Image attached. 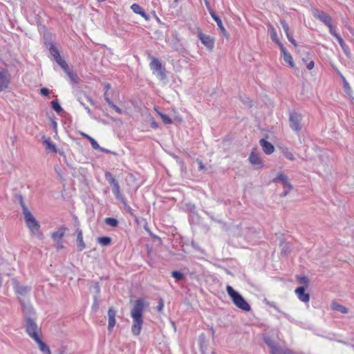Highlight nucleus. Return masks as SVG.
<instances>
[{
    "instance_id": "nucleus-53",
    "label": "nucleus",
    "mask_w": 354,
    "mask_h": 354,
    "mask_svg": "<svg viewBox=\"0 0 354 354\" xmlns=\"http://www.w3.org/2000/svg\"><path fill=\"white\" fill-rule=\"evenodd\" d=\"M243 103L247 105L249 107L252 106V101L250 98H246L245 100H242Z\"/></svg>"
},
{
    "instance_id": "nucleus-44",
    "label": "nucleus",
    "mask_w": 354,
    "mask_h": 354,
    "mask_svg": "<svg viewBox=\"0 0 354 354\" xmlns=\"http://www.w3.org/2000/svg\"><path fill=\"white\" fill-rule=\"evenodd\" d=\"M105 177L111 185L117 181L110 172H106Z\"/></svg>"
},
{
    "instance_id": "nucleus-11",
    "label": "nucleus",
    "mask_w": 354,
    "mask_h": 354,
    "mask_svg": "<svg viewBox=\"0 0 354 354\" xmlns=\"http://www.w3.org/2000/svg\"><path fill=\"white\" fill-rule=\"evenodd\" d=\"M10 82V75L6 69L0 70V91L7 88Z\"/></svg>"
},
{
    "instance_id": "nucleus-50",
    "label": "nucleus",
    "mask_w": 354,
    "mask_h": 354,
    "mask_svg": "<svg viewBox=\"0 0 354 354\" xmlns=\"http://www.w3.org/2000/svg\"><path fill=\"white\" fill-rule=\"evenodd\" d=\"M288 41L292 44L294 45L295 47H297V44L296 42V41L294 39V38L290 35V34H288L286 35Z\"/></svg>"
},
{
    "instance_id": "nucleus-9",
    "label": "nucleus",
    "mask_w": 354,
    "mask_h": 354,
    "mask_svg": "<svg viewBox=\"0 0 354 354\" xmlns=\"http://www.w3.org/2000/svg\"><path fill=\"white\" fill-rule=\"evenodd\" d=\"M151 69L153 71L157 72V76L160 80H165L166 78V74L165 73V69L162 68V64L160 62L156 57H153L151 62L150 63Z\"/></svg>"
},
{
    "instance_id": "nucleus-18",
    "label": "nucleus",
    "mask_w": 354,
    "mask_h": 354,
    "mask_svg": "<svg viewBox=\"0 0 354 354\" xmlns=\"http://www.w3.org/2000/svg\"><path fill=\"white\" fill-rule=\"evenodd\" d=\"M259 142H260V145L261 146V147L263 149V151L266 154H271L272 153H273V151L274 150V147L272 144H271L270 142H269L268 141H267L265 139H261Z\"/></svg>"
},
{
    "instance_id": "nucleus-27",
    "label": "nucleus",
    "mask_w": 354,
    "mask_h": 354,
    "mask_svg": "<svg viewBox=\"0 0 354 354\" xmlns=\"http://www.w3.org/2000/svg\"><path fill=\"white\" fill-rule=\"evenodd\" d=\"M78 101L84 106H86V104H85L86 101L89 102L91 104H94V102L92 100V98L85 94H83L82 95L79 96Z\"/></svg>"
},
{
    "instance_id": "nucleus-48",
    "label": "nucleus",
    "mask_w": 354,
    "mask_h": 354,
    "mask_svg": "<svg viewBox=\"0 0 354 354\" xmlns=\"http://www.w3.org/2000/svg\"><path fill=\"white\" fill-rule=\"evenodd\" d=\"M120 202L123 204L124 207L125 208V209L129 213L132 214V209H131V207L127 204L126 199L124 198L123 201H120Z\"/></svg>"
},
{
    "instance_id": "nucleus-26",
    "label": "nucleus",
    "mask_w": 354,
    "mask_h": 354,
    "mask_svg": "<svg viewBox=\"0 0 354 354\" xmlns=\"http://www.w3.org/2000/svg\"><path fill=\"white\" fill-rule=\"evenodd\" d=\"M264 342L269 346L270 349V353L274 351V349L277 348L279 346L276 345L274 341L269 336H265L263 337Z\"/></svg>"
},
{
    "instance_id": "nucleus-6",
    "label": "nucleus",
    "mask_w": 354,
    "mask_h": 354,
    "mask_svg": "<svg viewBox=\"0 0 354 354\" xmlns=\"http://www.w3.org/2000/svg\"><path fill=\"white\" fill-rule=\"evenodd\" d=\"M302 115L295 111L290 112L289 114V124L292 130L299 133L302 129L301 126Z\"/></svg>"
},
{
    "instance_id": "nucleus-1",
    "label": "nucleus",
    "mask_w": 354,
    "mask_h": 354,
    "mask_svg": "<svg viewBox=\"0 0 354 354\" xmlns=\"http://www.w3.org/2000/svg\"><path fill=\"white\" fill-rule=\"evenodd\" d=\"M131 304L132 308L130 313L133 319L131 332L133 335L138 336L141 332L144 323L143 313L149 304L143 299H136L134 301H131Z\"/></svg>"
},
{
    "instance_id": "nucleus-5",
    "label": "nucleus",
    "mask_w": 354,
    "mask_h": 354,
    "mask_svg": "<svg viewBox=\"0 0 354 354\" xmlns=\"http://www.w3.org/2000/svg\"><path fill=\"white\" fill-rule=\"evenodd\" d=\"M24 327L26 332L32 339L41 335V329L37 326L35 319H28V320H25Z\"/></svg>"
},
{
    "instance_id": "nucleus-51",
    "label": "nucleus",
    "mask_w": 354,
    "mask_h": 354,
    "mask_svg": "<svg viewBox=\"0 0 354 354\" xmlns=\"http://www.w3.org/2000/svg\"><path fill=\"white\" fill-rule=\"evenodd\" d=\"M93 288L97 295H99L100 292V286L98 282H95L93 285Z\"/></svg>"
},
{
    "instance_id": "nucleus-63",
    "label": "nucleus",
    "mask_w": 354,
    "mask_h": 354,
    "mask_svg": "<svg viewBox=\"0 0 354 354\" xmlns=\"http://www.w3.org/2000/svg\"><path fill=\"white\" fill-rule=\"evenodd\" d=\"M205 5L207 6V8L208 11L209 12V9H211V8L209 6L208 1L207 0H205Z\"/></svg>"
},
{
    "instance_id": "nucleus-28",
    "label": "nucleus",
    "mask_w": 354,
    "mask_h": 354,
    "mask_svg": "<svg viewBox=\"0 0 354 354\" xmlns=\"http://www.w3.org/2000/svg\"><path fill=\"white\" fill-rule=\"evenodd\" d=\"M281 152L282 154L288 160L292 161L295 159L294 155L288 147L281 148Z\"/></svg>"
},
{
    "instance_id": "nucleus-34",
    "label": "nucleus",
    "mask_w": 354,
    "mask_h": 354,
    "mask_svg": "<svg viewBox=\"0 0 354 354\" xmlns=\"http://www.w3.org/2000/svg\"><path fill=\"white\" fill-rule=\"evenodd\" d=\"M68 76L69 77L71 82L77 83L78 82V76L76 73L71 72L69 68L67 70V71H64Z\"/></svg>"
},
{
    "instance_id": "nucleus-54",
    "label": "nucleus",
    "mask_w": 354,
    "mask_h": 354,
    "mask_svg": "<svg viewBox=\"0 0 354 354\" xmlns=\"http://www.w3.org/2000/svg\"><path fill=\"white\" fill-rule=\"evenodd\" d=\"M164 306V301L162 299H160L158 306H157V310L161 312Z\"/></svg>"
},
{
    "instance_id": "nucleus-47",
    "label": "nucleus",
    "mask_w": 354,
    "mask_h": 354,
    "mask_svg": "<svg viewBox=\"0 0 354 354\" xmlns=\"http://www.w3.org/2000/svg\"><path fill=\"white\" fill-rule=\"evenodd\" d=\"M327 26L329 28L330 34L333 35V36H335L336 37V39H337L338 36H340L339 34H337L335 32V29H334V28H333V26L332 25V22L330 24V25H328Z\"/></svg>"
},
{
    "instance_id": "nucleus-62",
    "label": "nucleus",
    "mask_w": 354,
    "mask_h": 354,
    "mask_svg": "<svg viewBox=\"0 0 354 354\" xmlns=\"http://www.w3.org/2000/svg\"><path fill=\"white\" fill-rule=\"evenodd\" d=\"M104 88L106 89V92L107 93V91L111 88V85L109 84H106L104 85Z\"/></svg>"
},
{
    "instance_id": "nucleus-56",
    "label": "nucleus",
    "mask_w": 354,
    "mask_h": 354,
    "mask_svg": "<svg viewBox=\"0 0 354 354\" xmlns=\"http://www.w3.org/2000/svg\"><path fill=\"white\" fill-rule=\"evenodd\" d=\"M314 66H315V63L313 61H310L308 64H307L306 65V68L308 69V70H311L314 68Z\"/></svg>"
},
{
    "instance_id": "nucleus-38",
    "label": "nucleus",
    "mask_w": 354,
    "mask_h": 354,
    "mask_svg": "<svg viewBox=\"0 0 354 354\" xmlns=\"http://www.w3.org/2000/svg\"><path fill=\"white\" fill-rule=\"evenodd\" d=\"M158 114L160 115V118L162 120V122L165 124H171L172 123L171 119L169 116H167V115L163 114V113H162L160 112H158Z\"/></svg>"
},
{
    "instance_id": "nucleus-20",
    "label": "nucleus",
    "mask_w": 354,
    "mask_h": 354,
    "mask_svg": "<svg viewBox=\"0 0 354 354\" xmlns=\"http://www.w3.org/2000/svg\"><path fill=\"white\" fill-rule=\"evenodd\" d=\"M249 161L253 165L261 166L262 160L259 155L254 150H253L249 156Z\"/></svg>"
},
{
    "instance_id": "nucleus-55",
    "label": "nucleus",
    "mask_w": 354,
    "mask_h": 354,
    "mask_svg": "<svg viewBox=\"0 0 354 354\" xmlns=\"http://www.w3.org/2000/svg\"><path fill=\"white\" fill-rule=\"evenodd\" d=\"M56 248L57 250H61L64 248V245L62 241H56Z\"/></svg>"
},
{
    "instance_id": "nucleus-24",
    "label": "nucleus",
    "mask_w": 354,
    "mask_h": 354,
    "mask_svg": "<svg viewBox=\"0 0 354 354\" xmlns=\"http://www.w3.org/2000/svg\"><path fill=\"white\" fill-rule=\"evenodd\" d=\"M46 44L49 46V51L51 56L54 58V60L60 57L58 49L52 42L46 43Z\"/></svg>"
},
{
    "instance_id": "nucleus-22",
    "label": "nucleus",
    "mask_w": 354,
    "mask_h": 354,
    "mask_svg": "<svg viewBox=\"0 0 354 354\" xmlns=\"http://www.w3.org/2000/svg\"><path fill=\"white\" fill-rule=\"evenodd\" d=\"M280 49L283 53L284 61L287 62L290 67L293 68L295 66V64L291 55L288 53L287 50L283 46H281Z\"/></svg>"
},
{
    "instance_id": "nucleus-14",
    "label": "nucleus",
    "mask_w": 354,
    "mask_h": 354,
    "mask_svg": "<svg viewBox=\"0 0 354 354\" xmlns=\"http://www.w3.org/2000/svg\"><path fill=\"white\" fill-rule=\"evenodd\" d=\"M304 286H299L295 290L299 299L304 303H308L310 300V295L305 292Z\"/></svg>"
},
{
    "instance_id": "nucleus-52",
    "label": "nucleus",
    "mask_w": 354,
    "mask_h": 354,
    "mask_svg": "<svg viewBox=\"0 0 354 354\" xmlns=\"http://www.w3.org/2000/svg\"><path fill=\"white\" fill-rule=\"evenodd\" d=\"M40 93L44 96H48L49 95V90L47 88H42L40 90Z\"/></svg>"
},
{
    "instance_id": "nucleus-45",
    "label": "nucleus",
    "mask_w": 354,
    "mask_h": 354,
    "mask_svg": "<svg viewBox=\"0 0 354 354\" xmlns=\"http://www.w3.org/2000/svg\"><path fill=\"white\" fill-rule=\"evenodd\" d=\"M93 299H94V301H93V304L92 306V310L93 311L96 312L99 308V301H98L97 296L95 295Z\"/></svg>"
},
{
    "instance_id": "nucleus-59",
    "label": "nucleus",
    "mask_w": 354,
    "mask_h": 354,
    "mask_svg": "<svg viewBox=\"0 0 354 354\" xmlns=\"http://www.w3.org/2000/svg\"><path fill=\"white\" fill-rule=\"evenodd\" d=\"M143 18H145V20L148 21L149 19V17L148 15L145 13V11H143L140 15Z\"/></svg>"
},
{
    "instance_id": "nucleus-19",
    "label": "nucleus",
    "mask_w": 354,
    "mask_h": 354,
    "mask_svg": "<svg viewBox=\"0 0 354 354\" xmlns=\"http://www.w3.org/2000/svg\"><path fill=\"white\" fill-rule=\"evenodd\" d=\"M66 230H67L66 227L62 226V227H59L57 231H55L51 234V238L55 241H62Z\"/></svg>"
},
{
    "instance_id": "nucleus-32",
    "label": "nucleus",
    "mask_w": 354,
    "mask_h": 354,
    "mask_svg": "<svg viewBox=\"0 0 354 354\" xmlns=\"http://www.w3.org/2000/svg\"><path fill=\"white\" fill-rule=\"evenodd\" d=\"M55 61L61 66V68L64 71H67V70L69 68L68 65L67 64L66 61L61 57V56L57 58L56 59H55Z\"/></svg>"
},
{
    "instance_id": "nucleus-36",
    "label": "nucleus",
    "mask_w": 354,
    "mask_h": 354,
    "mask_svg": "<svg viewBox=\"0 0 354 354\" xmlns=\"http://www.w3.org/2000/svg\"><path fill=\"white\" fill-rule=\"evenodd\" d=\"M51 104H52V108L54 109V111L56 113H59L60 112H62V108L60 106V104L57 100L52 101Z\"/></svg>"
},
{
    "instance_id": "nucleus-42",
    "label": "nucleus",
    "mask_w": 354,
    "mask_h": 354,
    "mask_svg": "<svg viewBox=\"0 0 354 354\" xmlns=\"http://www.w3.org/2000/svg\"><path fill=\"white\" fill-rule=\"evenodd\" d=\"M299 283L304 285L306 287L308 286L309 280L306 277H297Z\"/></svg>"
},
{
    "instance_id": "nucleus-10",
    "label": "nucleus",
    "mask_w": 354,
    "mask_h": 354,
    "mask_svg": "<svg viewBox=\"0 0 354 354\" xmlns=\"http://www.w3.org/2000/svg\"><path fill=\"white\" fill-rule=\"evenodd\" d=\"M312 12L315 18L319 19L326 26L330 25V24L332 22L331 17L323 11H319L317 8H313L312 10Z\"/></svg>"
},
{
    "instance_id": "nucleus-60",
    "label": "nucleus",
    "mask_w": 354,
    "mask_h": 354,
    "mask_svg": "<svg viewBox=\"0 0 354 354\" xmlns=\"http://www.w3.org/2000/svg\"><path fill=\"white\" fill-rule=\"evenodd\" d=\"M151 127L153 129H156V128L158 127V124L154 120H152V122L151 123Z\"/></svg>"
},
{
    "instance_id": "nucleus-64",
    "label": "nucleus",
    "mask_w": 354,
    "mask_h": 354,
    "mask_svg": "<svg viewBox=\"0 0 354 354\" xmlns=\"http://www.w3.org/2000/svg\"><path fill=\"white\" fill-rule=\"evenodd\" d=\"M84 108L86 110L87 113L91 115V109L88 106H85Z\"/></svg>"
},
{
    "instance_id": "nucleus-3",
    "label": "nucleus",
    "mask_w": 354,
    "mask_h": 354,
    "mask_svg": "<svg viewBox=\"0 0 354 354\" xmlns=\"http://www.w3.org/2000/svg\"><path fill=\"white\" fill-rule=\"evenodd\" d=\"M26 224L32 236L41 238L43 234L40 232V225L31 212L27 209L22 211Z\"/></svg>"
},
{
    "instance_id": "nucleus-46",
    "label": "nucleus",
    "mask_w": 354,
    "mask_h": 354,
    "mask_svg": "<svg viewBox=\"0 0 354 354\" xmlns=\"http://www.w3.org/2000/svg\"><path fill=\"white\" fill-rule=\"evenodd\" d=\"M280 22H281V24L282 26V28H283L284 32H286V35H287L288 34H290L289 26H288V24L286 22V21L281 20Z\"/></svg>"
},
{
    "instance_id": "nucleus-13",
    "label": "nucleus",
    "mask_w": 354,
    "mask_h": 354,
    "mask_svg": "<svg viewBox=\"0 0 354 354\" xmlns=\"http://www.w3.org/2000/svg\"><path fill=\"white\" fill-rule=\"evenodd\" d=\"M209 14H210L211 17L213 18V19L216 21V23L218 27L219 28L222 35L226 39H228L229 38V35L227 34V30L224 28V26L223 25V23H222V21L220 19V17L218 16H217L215 14V12L212 9H209Z\"/></svg>"
},
{
    "instance_id": "nucleus-16",
    "label": "nucleus",
    "mask_w": 354,
    "mask_h": 354,
    "mask_svg": "<svg viewBox=\"0 0 354 354\" xmlns=\"http://www.w3.org/2000/svg\"><path fill=\"white\" fill-rule=\"evenodd\" d=\"M77 234V247L78 251L81 252L85 249L86 245L83 240V233L81 229H77L75 231Z\"/></svg>"
},
{
    "instance_id": "nucleus-33",
    "label": "nucleus",
    "mask_w": 354,
    "mask_h": 354,
    "mask_svg": "<svg viewBox=\"0 0 354 354\" xmlns=\"http://www.w3.org/2000/svg\"><path fill=\"white\" fill-rule=\"evenodd\" d=\"M104 223L107 225L114 227H117L118 225V221L116 218H113V217L106 218L104 220Z\"/></svg>"
},
{
    "instance_id": "nucleus-61",
    "label": "nucleus",
    "mask_w": 354,
    "mask_h": 354,
    "mask_svg": "<svg viewBox=\"0 0 354 354\" xmlns=\"http://www.w3.org/2000/svg\"><path fill=\"white\" fill-rule=\"evenodd\" d=\"M80 134H81L82 136H83L84 138H86L87 140H88L91 138L90 136H88V134H86V133H85L84 132H81Z\"/></svg>"
},
{
    "instance_id": "nucleus-15",
    "label": "nucleus",
    "mask_w": 354,
    "mask_h": 354,
    "mask_svg": "<svg viewBox=\"0 0 354 354\" xmlns=\"http://www.w3.org/2000/svg\"><path fill=\"white\" fill-rule=\"evenodd\" d=\"M115 316L116 311L113 308H109L108 310V319H109V324H108V330L111 331L115 325Z\"/></svg>"
},
{
    "instance_id": "nucleus-40",
    "label": "nucleus",
    "mask_w": 354,
    "mask_h": 354,
    "mask_svg": "<svg viewBox=\"0 0 354 354\" xmlns=\"http://www.w3.org/2000/svg\"><path fill=\"white\" fill-rule=\"evenodd\" d=\"M337 39V41H338V42H339V45H340V46H341V47L342 48L343 50L344 51V53H345L346 54H347V50H348V46L344 44V40H343V39L342 38V37H341V36H338Z\"/></svg>"
},
{
    "instance_id": "nucleus-30",
    "label": "nucleus",
    "mask_w": 354,
    "mask_h": 354,
    "mask_svg": "<svg viewBox=\"0 0 354 354\" xmlns=\"http://www.w3.org/2000/svg\"><path fill=\"white\" fill-rule=\"evenodd\" d=\"M271 354H293L291 351L288 348H284L279 346L277 348L274 349Z\"/></svg>"
},
{
    "instance_id": "nucleus-8",
    "label": "nucleus",
    "mask_w": 354,
    "mask_h": 354,
    "mask_svg": "<svg viewBox=\"0 0 354 354\" xmlns=\"http://www.w3.org/2000/svg\"><path fill=\"white\" fill-rule=\"evenodd\" d=\"M274 182H281L283 185L284 188L287 187V190L283 192L281 194V197H285L288 194L292 189V185L288 181V176L283 173H279L276 178L273 180Z\"/></svg>"
},
{
    "instance_id": "nucleus-39",
    "label": "nucleus",
    "mask_w": 354,
    "mask_h": 354,
    "mask_svg": "<svg viewBox=\"0 0 354 354\" xmlns=\"http://www.w3.org/2000/svg\"><path fill=\"white\" fill-rule=\"evenodd\" d=\"M171 276L174 278H175L177 281L182 280L183 279V277H184L183 273H181L179 271H176V270H174V271L171 272Z\"/></svg>"
},
{
    "instance_id": "nucleus-17",
    "label": "nucleus",
    "mask_w": 354,
    "mask_h": 354,
    "mask_svg": "<svg viewBox=\"0 0 354 354\" xmlns=\"http://www.w3.org/2000/svg\"><path fill=\"white\" fill-rule=\"evenodd\" d=\"M33 340L38 344L39 348L41 352L45 354H51L50 350L49 347L46 345V344L42 341L41 336H39Z\"/></svg>"
},
{
    "instance_id": "nucleus-12",
    "label": "nucleus",
    "mask_w": 354,
    "mask_h": 354,
    "mask_svg": "<svg viewBox=\"0 0 354 354\" xmlns=\"http://www.w3.org/2000/svg\"><path fill=\"white\" fill-rule=\"evenodd\" d=\"M14 288H15L16 294H17L19 297L27 296L31 290L30 286L21 285L18 282H16L15 283Z\"/></svg>"
},
{
    "instance_id": "nucleus-25",
    "label": "nucleus",
    "mask_w": 354,
    "mask_h": 354,
    "mask_svg": "<svg viewBox=\"0 0 354 354\" xmlns=\"http://www.w3.org/2000/svg\"><path fill=\"white\" fill-rule=\"evenodd\" d=\"M331 308L332 310H337V311H339L343 314H346L348 313V310L347 308H346L345 306L341 305V304H339L336 302H333L332 304H331Z\"/></svg>"
},
{
    "instance_id": "nucleus-7",
    "label": "nucleus",
    "mask_w": 354,
    "mask_h": 354,
    "mask_svg": "<svg viewBox=\"0 0 354 354\" xmlns=\"http://www.w3.org/2000/svg\"><path fill=\"white\" fill-rule=\"evenodd\" d=\"M197 35L201 43L209 50H212L214 47V39L209 35H206L203 33L201 29L198 27L196 28Z\"/></svg>"
},
{
    "instance_id": "nucleus-58",
    "label": "nucleus",
    "mask_w": 354,
    "mask_h": 354,
    "mask_svg": "<svg viewBox=\"0 0 354 354\" xmlns=\"http://www.w3.org/2000/svg\"><path fill=\"white\" fill-rule=\"evenodd\" d=\"M97 150L100 151H102V152H105V153H113V154H116L115 152H112L110 150H108V149H106L103 147H101V149H98Z\"/></svg>"
},
{
    "instance_id": "nucleus-41",
    "label": "nucleus",
    "mask_w": 354,
    "mask_h": 354,
    "mask_svg": "<svg viewBox=\"0 0 354 354\" xmlns=\"http://www.w3.org/2000/svg\"><path fill=\"white\" fill-rule=\"evenodd\" d=\"M88 140L90 142L92 147L94 149L97 150L98 149H101V147L98 145L97 141L94 138H93L92 137H91Z\"/></svg>"
},
{
    "instance_id": "nucleus-31",
    "label": "nucleus",
    "mask_w": 354,
    "mask_h": 354,
    "mask_svg": "<svg viewBox=\"0 0 354 354\" xmlns=\"http://www.w3.org/2000/svg\"><path fill=\"white\" fill-rule=\"evenodd\" d=\"M97 242L102 245L106 246L111 243V239L109 236L98 237Z\"/></svg>"
},
{
    "instance_id": "nucleus-43",
    "label": "nucleus",
    "mask_w": 354,
    "mask_h": 354,
    "mask_svg": "<svg viewBox=\"0 0 354 354\" xmlns=\"http://www.w3.org/2000/svg\"><path fill=\"white\" fill-rule=\"evenodd\" d=\"M344 84V91L349 95H351V93H352V89L349 85V84L348 83V82L346 80H344V82L343 83Z\"/></svg>"
},
{
    "instance_id": "nucleus-23",
    "label": "nucleus",
    "mask_w": 354,
    "mask_h": 354,
    "mask_svg": "<svg viewBox=\"0 0 354 354\" xmlns=\"http://www.w3.org/2000/svg\"><path fill=\"white\" fill-rule=\"evenodd\" d=\"M269 31L270 32V37L272 40L275 42L279 46V48L281 46H283L277 37V33L275 28L272 25H269Z\"/></svg>"
},
{
    "instance_id": "nucleus-35",
    "label": "nucleus",
    "mask_w": 354,
    "mask_h": 354,
    "mask_svg": "<svg viewBox=\"0 0 354 354\" xmlns=\"http://www.w3.org/2000/svg\"><path fill=\"white\" fill-rule=\"evenodd\" d=\"M106 102L108 103V104L117 113L119 114L122 113V111L120 108H119L118 106L113 104V102L110 100L109 97H106Z\"/></svg>"
},
{
    "instance_id": "nucleus-37",
    "label": "nucleus",
    "mask_w": 354,
    "mask_h": 354,
    "mask_svg": "<svg viewBox=\"0 0 354 354\" xmlns=\"http://www.w3.org/2000/svg\"><path fill=\"white\" fill-rule=\"evenodd\" d=\"M131 10L136 14H138V15H141V13L144 11V10L142 9V7H140L138 4L137 3H133L131 6Z\"/></svg>"
},
{
    "instance_id": "nucleus-2",
    "label": "nucleus",
    "mask_w": 354,
    "mask_h": 354,
    "mask_svg": "<svg viewBox=\"0 0 354 354\" xmlns=\"http://www.w3.org/2000/svg\"><path fill=\"white\" fill-rule=\"evenodd\" d=\"M226 291L232 300L233 304L238 308L245 312H249L251 310L250 304L246 301L243 296L239 292L236 291L232 286L229 285L227 286Z\"/></svg>"
},
{
    "instance_id": "nucleus-21",
    "label": "nucleus",
    "mask_w": 354,
    "mask_h": 354,
    "mask_svg": "<svg viewBox=\"0 0 354 354\" xmlns=\"http://www.w3.org/2000/svg\"><path fill=\"white\" fill-rule=\"evenodd\" d=\"M111 185H112V192H113V194L115 195V198L118 200H119L120 201H123L124 199V197L120 192V185H119V183H118V181L113 183V184H111Z\"/></svg>"
},
{
    "instance_id": "nucleus-4",
    "label": "nucleus",
    "mask_w": 354,
    "mask_h": 354,
    "mask_svg": "<svg viewBox=\"0 0 354 354\" xmlns=\"http://www.w3.org/2000/svg\"><path fill=\"white\" fill-rule=\"evenodd\" d=\"M19 301L21 307V310L24 316V321L28 319H35L36 312L33 308L29 300H26L19 297Z\"/></svg>"
},
{
    "instance_id": "nucleus-57",
    "label": "nucleus",
    "mask_w": 354,
    "mask_h": 354,
    "mask_svg": "<svg viewBox=\"0 0 354 354\" xmlns=\"http://www.w3.org/2000/svg\"><path fill=\"white\" fill-rule=\"evenodd\" d=\"M197 163L198 164V169L199 170H203L205 169V166L203 165V162L200 160H197Z\"/></svg>"
},
{
    "instance_id": "nucleus-49",
    "label": "nucleus",
    "mask_w": 354,
    "mask_h": 354,
    "mask_svg": "<svg viewBox=\"0 0 354 354\" xmlns=\"http://www.w3.org/2000/svg\"><path fill=\"white\" fill-rule=\"evenodd\" d=\"M45 143L46 144L48 149H50L53 151H56V148H55V146L54 144H53L51 142H50L49 140H45Z\"/></svg>"
},
{
    "instance_id": "nucleus-29",
    "label": "nucleus",
    "mask_w": 354,
    "mask_h": 354,
    "mask_svg": "<svg viewBox=\"0 0 354 354\" xmlns=\"http://www.w3.org/2000/svg\"><path fill=\"white\" fill-rule=\"evenodd\" d=\"M15 198L16 201H17L19 202V203L20 204V205L22 208V211L28 209L24 201L23 196L21 194H15Z\"/></svg>"
}]
</instances>
